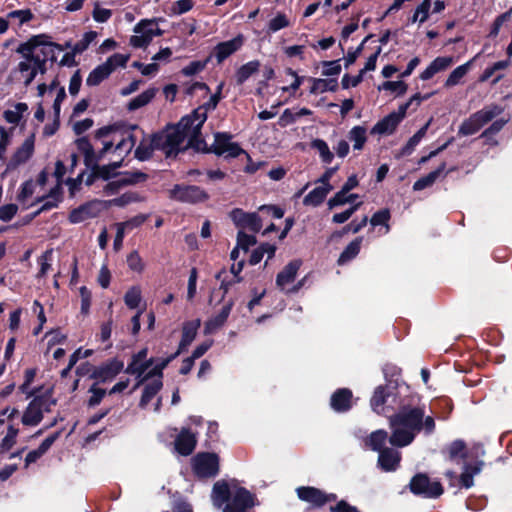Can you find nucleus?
<instances>
[{
    "mask_svg": "<svg viewBox=\"0 0 512 512\" xmlns=\"http://www.w3.org/2000/svg\"><path fill=\"white\" fill-rule=\"evenodd\" d=\"M389 425V442L399 448L410 445L420 431L424 430L425 434L430 435L435 430L434 418L425 416L421 407H403L389 418Z\"/></svg>",
    "mask_w": 512,
    "mask_h": 512,
    "instance_id": "obj_1",
    "label": "nucleus"
},
{
    "mask_svg": "<svg viewBox=\"0 0 512 512\" xmlns=\"http://www.w3.org/2000/svg\"><path fill=\"white\" fill-rule=\"evenodd\" d=\"M188 145V138L179 124L168 126L163 131L154 134L151 138H144L135 150V157L141 161L151 157L154 150L162 151L167 157L177 155Z\"/></svg>",
    "mask_w": 512,
    "mask_h": 512,
    "instance_id": "obj_2",
    "label": "nucleus"
},
{
    "mask_svg": "<svg viewBox=\"0 0 512 512\" xmlns=\"http://www.w3.org/2000/svg\"><path fill=\"white\" fill-rule=\"evenodd\" d=\"M212 501L214 506L223 508V512H247L249 508L254 506L253 495L243 487L236 484L226 482H216L213 486Z\"/></svg>",
    "mask_w": 512,
    "mask_h": 512,
    "instance_id": "obj_3",
    "label": "nucleus"
},
{
    "mask_svg": "<svg viewBox=\"0 0 512 512\" xmlns=\"http://www.w3.org/2000/svg\"><path fill=\"white\" fill-rule=\"evenodd\" d=\"M222 88L223 83H220L208 102L193 110L191 114L182 117L178 123L188 138V145L197 150H200L204 145V141L201 138V128L207 120L208 112L217 107L221 98Z\"/></svg>",
    "mask_w": 512,
    "mask_h": 512,
    "instance_id": "obj_4",
    "label": "nucleus"
},
{
    "mask_svg": "<svg viewBox=\"0 0 512 512\" xmlns=\"http://www.w3.org/2000/svg\"><path fill=\"white\" fill-rule=\"evenodd\" d=\"M160 18L142 19L133 28L134 35L129 43L134 48H146L156 36H161L163 30L159 28Z\"/></svg>",
    "mask_w": 512,
    "mask_h": 512,
    "instance_id": "obj_5",
    "label": "nucleus"
},
{
    "mask_svg": "<svg viewBox=\"0 0 512 512\" xmlns=\"http://www.w3.org/2000/svg\"><path fill=\"white\" fill-rule=\"evenodd\" d=\"M501 111V108L498 106H489L475 112L468 119L463 121L458 130L459 135L469 136L475 134L485 124L498 116Z\"/></svg>",
    "mask_w": 512,
    "mask_h": 512,
    "instance_id": "obj_6",
    "label": "nucleus"
},
{
    "mask_svg": "<svg viewBox=\"0 0 512 512\" xmlns=\"http://www.w3.org/2000/svg\"><path fill=\"white\" fill-rule=\"evenodd\" d=\"M55 403L56 401L48 394L34 397L23 413V425H38L43 419L44 412H49Z\"/></svg>",
    "mask_w": 512,
    "mask_h": 512,
    "instance_id": "obj_7",
    "label": "nucleus"
},
{
    "mask_svg": "<svg viewBox=\"0 0 512 512\" xmlns=\"http://www.w3.org/2000/svg\"><path fill=\"white\" fill-rule=\"evenodd\" d=\"M113 134V139H117L114 152L120 158L128 155L135 146V136L130 131H124L116 126H105L96 132L97 138H105Z\"/></svg>",
    "mask_w": 512,
    "mask_h": 512,
    "instance_id": "obj_8",
    "label": "nucleus"
},
{
    "mask_svg": "<svg viewBox=\"0 0 512 512\" xmlns=\"http://www.w3.org/2000/svg\"><path fill=\"white\" fill-rule=\"evenodd\" d=\"M192 466L198 477H214L219 471V458L214 453H199L193 458Z\"/></svg>",
    "mask_w": 512,
    "mask_h": 512,
    "instance_id": "obj_9",
    "label": "nucleus"
},
{
    "mask_svg": "<svg viewBox=\"0 0 512 512\" xmlns=\"http://www.w3.org/2000/svg\"><path fill=\"white\" fill-rule=\"evenodd\" d=\"M211 151L225 158H236L245 153L238 143L232 141V136L227 133H216Z\"/></svg>",
    "mask_w": 512,
    "mask_h": 512,
    "instance_id": "obj_10",
    "label": "nucleus"
},
{
    "mask_svg": "<svg viewBox=\"0 0 512 512\" xmlns=\"http://www.w3.org/2000/svg\"><path fill=\"white\" fill-rule=\"evenodd\" d=\"M410 489L414 494L427 498L438 497L443 493L441 484L439 482H431L424 474H417L412 478Z\"/></svg>",
    "mask_w": 512,
    "mask_h": 512,
    "instance_id": "obj_11",
    "label": "nucleus"
},
{
    "mask_svg": "<svg viewBox=\"0 0 512 512\" xmlns=\"http://www.w3.org/2000/svg\"><path fill=\"white\" fill-rule=\"evenodd\" d=\"M106 208L107 204L105 201L93 200L71 211L69 220L74 224L81 223L97 217Z\"/></svg>",
    "mask_w": 512,
    "mask_h": 512,
    "instance_id": "obj_12",
    "label": "nucleus"
},
{
    "mask_svg": "<svg viewBox=\"0 0 512 512\" xmlns=\"http://www.w3.org/2000/svg\"><path fill=\"white\" fill-rule=\"evenodd\" d=\"M170 197L181 202L197 203L205 201L208 195L198 186L175 185L170 190Z\"/></svg>",
    "mask_w": 512,
    "mask_h": 512,
    "instance_id": "obj_13",
    "label": "nucleus"
},
{
    "mask_svg": "<svg viewBox=\"0 0 512 512\" xmlns=\"http://www.w3.org/2000/svg\"><path fill=\"white\" fill-rule=\"evenodd\" d=\"M405 118V107H399L397 111H393L378 121L372 128V134L389 135L392 134L400 122Z\"/></svg>",
    "mask_w": 512,
    "mask_h": 512,
    "instance_id": "obj_14",
    "label": "nucleus"
},
{
    "mask_svg": "<svg viewBox=\"0 0 512 512\" xmlns=\"http://www.w3.org/2000/svg\"><path fill=\"white\" fill-rule=\"evenodd\" d=\"M233 223L242 229H249L252 232H259L262 224L257 213H246L242 209H233L230 212Z\"/></svg>",
    "mask_w": 512,
    "mask_h": 512,
    "instance_id": "obj_15",
    "label": "nucleus"
},
{
    "mask_svg": "<svg viewBox=\"0 0 512 512\" xmlns=\"http://www.w3.org/2000/svg\"><path fill=\"white\" fill-rule=\"evenodd\" d=\"M18 70L23 78L24 85L29 86L39 72L41 74L46 72L45 59L22 60L18 64Z\"/></svg>",
    "mask_w": 512,
    "mask_h": 512,
    "instance_id": "obj_16",
    "label": "nucleus"
},
{
    "mask_svg": "<svg viewBox=\"0 0 512 512\" xmlns=\"http://www.w3.org/2000/svg\"><path fill=\"white\" fill-rule=\"evenodd\" d=\"M296 491L299 499L317 507L336 499L335 494H325L314 487H299Z\"/></svg>",
    "mask_w": 512,
    "mask_h": 512,
    "instance_id": "obj_17",
    "label": "nucleus"
},
{
    "mask_svg": "<svg viewBox=\"0 0 512 512\" xmlns=\"http://www.w3.org/2000/svg\"><path fill=\"white\" fill-rule=\"evenodd\" d=\"M244 38L242 35H238L228 41L218 43L211 54L212 57L216 58L218 64L222 63L229 56L237 52L243 45Z\"/></svg>",
    "mask_w": 512,
    "mask_h": 512,
    "instance_id": "obj_18",
    "label": "nucleus"
},
{
    "mask_svg": "<svg viewBox=\"0 0 512 512\" xmlns=\"http://www.w3.org/2000/svg\"><path fill=\"white\" fill-rule=\"evenodd\" d=\"M47 42V34H39L32 36L28 41L22 43L17 48V52L20 53L24 60H34L41 58L35 51L41 45Z\"/></svg>",
    "mask_w": 512,
    "mask_h": 512,
    "instance_id": "obj_19",
    "label": "nucleus"
},
{
    "mask_svg": "<svg viewBox=\"0 0 512 512\" xmlns=\"http://www.w3.org/2000/svg\"><path fill=\"white\" fill-rule=\"evenodd\" d=\"M401 453L393 448H384L379 452L378 466L385 472L395 471L400 463Z\"/></svg>",
    "mask_w": 512,
    "mask_h": 512,
    "instance_id": "obj_20",
    "label": "nucleus"
},
{
    "mask_svg": "<svg viewBox=\"0 0 512 512\" xmlns=\"http://www.w3.org/2000/svg\"><path fill=\"white\" fill-rule=\"evenodd\" d=\"M196 443L197 440L195 434L189 429L184 428L175 439V450L179 454L187 456L193 452Z\"/></svg>",
    "mask_w": 512,
    "mask_h": 512,
    "instance_id": "obj_21",
    "label": "nucleus"
},
{
    "mask_svg": "<svg viewBox=\"0 0 512 512\" xmlns=\"http://www.w3.org/2000/svg\"><path fill=\"white\" fill-rule=\"evenodd\" d=\"M200 327V320L188 321L183 324L182 328V338L179 343V347L177 352L173 355V357H177L181 352H183L195 339L197 330Z\"/></svg>",
    "mask_w": 512,
    "mask_h": 512,
    "instance_id": "obj_22",
    "label": "nucleus"
},
{
    "mask_svg": "<svg viewBox=\"0 0 512 512\" xmlns=\"http://www.w3.org/2000/svg\"><path fill=\"white\" fill-rule=\"evenodd\" d=\"M300 266V260H293L290 263H288L283 268V270L277 275V286L280 287L282 290H285L286 286L294 281Z\"/></svg>",
    "mask_w": 512,
    "mask_h": 512,
    "instance_id": "obj_23",
    "label": "nucleus"
},
{
    "mask_svg": "<svg viewBox=\"0 0 512 512\" xmlns=\"http://www.w3.org/2000/svg\"><path fill=\"white\" fill-rule=\"evenodd\" d=\"M234 303L233 301H229L226 303L221 311L214 317H212L210 320H208L205 324V334H212L214 333L218 328H220L226 320L228 319L230 312L232 310Z\"/></svg>",
    "mask_w": 512,
    "mask_h": 512,
    "instance_id": "obj_24",
    "label": "nucleus"
},
{
    "mask_svg": "<svg viewBox=\"0 0 512 512\" xmlns=\"http://www.w3.org/2000/svg\"><path fill=\"white\" fill-rule=\"evenodd\" d=\"M453 63L451 57H437L429 66L420 74V78L424 81L431 79L435 74L442 72L449 68Z\"/></svg>",
    "mask_w": 512,
    "mask_h": 512,
    "instance_id": "obj_25",
    "label": "nucleus"
},
{
    "mask_svg": "<svg viewBox=\"0 0 512 512\" xmlns=\"http://www.w3.org/2000/svg\"><path fill=\"white\" fill-rule=\"evenodd\" d=\"M352 392L342 388L331 396V407L337 412L347 411L351 407Z\"/></svg>",
    "mask_w": 512,
    "mask_h": 512,
    "instance_id": "obj_26",
    "label": "nucleus"
},
{
    "mask_svg": "<svg viewBox=\"0 0 512 512\" xmlns=\"http://www.w3.org/2000/svg\"><path fill=\"white\" fill-rule=\"evenodd\" d=\"M431 123L429 120L422 128H420L406 143V145L395 155L397 159L411 155L421 140L425 137L428 127Z\"/></svg>",
    "mask_w": 512,
    "mask_h": 512,
    "instance_id": "obj_27",
    "label": "nucleus"
},
{
    "mask_svg": "<svg viewBox=\"0 0 512 512\" xmlns=\"http://www.w3.org/2000/svg\"><path fill=\"white\" fill-rule=\"evenodd\" d=\"M59 437V433H54L53 435L48 436L37 449L30 451L25 458V466H29L32 463H35L38 459H40L53 445V443Z\"/></svg>",
    "mask_w": 512,
    "mask_h": 512,
    "instance_id": "obj_28",
    "label": "nucleus"
},
{
    "mask_svg": "<svg viewBox=\"0 0 512 512\" xmlns=\"http://www.w3.org/2000/svg\"><path fill=\"white\" fill-rule=\"evenodd\" d=\"M333 189V186H317L311 190L303 199L305 206L317 207L327 197L329 192Z\"/></svg>",
    "mask_w": 512,
    "mask_h": 512,
    "instance_id": "obj_29",
    "label": "nucleus"
},
{
    "mask_svg": "<svg viewBox=\"0 0 512 512\" xmlns=\"http://www.w3.org/2000/svg\"><path fill=\"white\" fill-rule=\"evenodd\" d=\"M483 465L484 463L482 461H476L473 464H465L460 476L461 485L467 489L471 488L474 485L473 477L481 472Z\"/></svg>",
    "mask_w": 512,
    "mask_h": 512,
    "instance_id": "obj_30",
    "label": "nucleus"
},
{
    "mask_svg": "<svg viewBox=\"0 0 512 512\" xmlns=\"http://www.w3.org/2000/svg\"><path fill=\"white\" fill-rule=\"evenodd\" d=\"M34 151V136L31 135L25 139L22 145L16 150L13 155L12 161L14 164L19 165L26 162L33 154Z\"/></svg>",
    "mask_w": 512,
    "mask_h": 512,
    "instance_id": "obj_31",
    "label": "nucleus"
},
{
    "mask_svg": "<svg viewBox=\"0 0 512 512\" xmlns=\"http://www.w3.org/2000/svg\"><path fill=\"white\" fill-rule=\"evenodd\" d=\"M27 112L28 105L24 102H19L14 104L12 108L5 110L3 118L9 124L18 125Z\"/></svg>",
    "mask_w": 512,
    "mask_h": 512,
    "instance_id": "obj_32",
    "label": "nucleus"
},
{
    "mask_svg": "<svg viewBox=\"0 0 512 512\" xmlns=\"http://www.w3.org/2000/svg\"><path fill=\"white\" fill-rule=\"evenodd\" d=\"M446 164L442 163L436 170L428 173L426 176L421 177L413 184L415 191H421L425 188L432 186L435 181L444 173Z\"/></svg>",
    "mask_w": 512,
    "mask_h": 512,
    "instance_id": "obj_33",
    "label": "nucleus"
},
{
    "mask_svg": "<svg viewBox=\"0 0 512 512\" xmlns=\"http://www.w3.org/2000/svg\"><path fill=\"white\" fill-rule=\"evenodd\" d=\"M153 364V360L149 359L148 361H141L132 358L131 362L126 368V373L130 375H135L138 379V382L147 375V370Z\"/></svg>",
    "mask_w": 512,
    "mask_h": 512,
    "instance_id": "obj_34",
    "label": "nucleus"
},
{
    "mask_svg": "<svg viewBox=\"0 0 512 512\" xmlns=\"http://www.w3.org/2000/svg\"><path fill=\"white\" fill-rule=\"evenodd\" d=\"M387 440L388 433L383 429H379L373 431L369 435V437L365 440V445L373 451L380 452L383 450V447L386 444Z\"/></svg>",
    "mask_w": 512,
    "mask_h": 512,
    "instance_id": "obj_35",
    "label": "nucleus"
},
{
    "mask_svg": "<svg viewBox=\"0 0 512 512\" xmlns=\"http://www.w3.org/2000/svg\"><path fill=\"white\" fill-rule=\"evenodd\" d=\"M348 139L354 150L361 151L367 142V129L363 126H354L348 133Z\"/></svg>",
    "mask_w": 512,
    "mask_h": 512,
    "instance_id": "obj_36",
    "label": "nucleus"
},
{
    "mask_svg": "<svg viewBox=\"0 0 512 512\" xmlns=\"http://www.w3.org/2000/svg\"><path fill=\"white\" fill-rule=\"evenodd\" d=\"M123 364L118 361H112L102 367H99L94 373L93 376L100 380H108L112 379L115 375H117L122 369Z\"/></svg>",
    "mask_w": 512,
    "mask_h": 512,
    "instance_id": "obj_37",
    "label": "nucleus"
},
{
    "mask_svg": "<svg viewBox=\"0 0 512 512\" xmlns=\"http://www.w3.org/2000/svg\"><path fill=\"white\" fill-rule=\"evenodd\" d=\"M111 74V71L109 68L104 64H100L97 67H95L88 75L86 79V84L88 86H97L99 85L103 80H105L109 75Z\"/></svg>",
    "mask_w": 512,
    "mask_h": 512,
    "instance_id": "obj_38",
    "label": "nucleus"
},
{
    "mask_svg": "<svg viewBox=\"0 0 512 512\" xmlns=\"http://www.w3.org/2000/svg\"><path fill=\"white\" fill-rule=\"evenodd\" d=\"M162 388L161 379H154L151 383L147 384L143 390V394L140 400V406L145 408L151 399L159 392Z\"/></svg>",
    "mask_w": 512,
    "mask_h": 512,
    "instance_id": "obj_39",
    "label": "nucleus"
},
{
    "mask_svg": "<svg viewBox=\"0 0 512 512\" xmlns=\"http://www.w3.org/2000/svg\"><path fill=\"white\" fill-rule=\"evenodd\" d=\"M361 243L362 237H358L353 240L341 253L338 263L342 265L356 257L360 251Z\"/></svg>",
    "mask_w": 512,
    "mask_h": 512,
    "instance_id": "obj_40",
    "label": "nucleus"
},
{
    "mask_svg": "<svg viewBox=\"0 0 512 512\" xmlns=\"http://www.w3.org/2000/svg\"><path fill=\"white\" fill-rule=\"evenodd\" d=\"M155 94H156V89H154V88L147 89L146 91L142 92L141 94H139L138 96H136L129 102L128 109L136 110V109H139V108L147 105L155 97Z\"/></svg>",
    "mask_w": 512,
    "mask_h": 512,
    "instance_id": "obj_41",
    "label": "nucleus"
},
{
    "mask_svg": "<svg viewBox=\"0 0 512 512\" xmlns=\"http://www.w3.org/2000/svg\"><path fill=\"white\" fill-rule=\"evenodd\" d=\"M466 458V447L462 440L453 441L448 447V459L457 462L459 459Z\"/></svg>",
    "mask_w": 512,
    "mask_h": 512,
    "instance_id": "obj_42",
    "label": "nucleus"
},
{
    "mask_svg": "<svg viewBox=\"0 0 512 512\" xmlns=\"http://www.w3.org/2000/svg\"><path fill=\"white\" fill-rule=\"evenodd\" d=\"M259 62L250 61L242 65L236 73V81L238 84H243L251 75L258 71Z\"/></svg>",
    "mask_w": 512,
    "mask_h": 512,
    "instance_id": "obj_43",
    "label": "nucleus"
},
{
    "mask_svg": "<svg viewBox=\"0 0 512 512\" xmlns=\"http://www.w3.org/2000/svg\"><path fill=\"white\" fill-rule=\"evenodd\" d=\"M141 201V197L135 192H126L121 196L111 199L109 201H105L107 207L109 206H119L124 207L128 204L135 203Z\"/></svg>",
    "mask_w": 512,
    "mask_h": 512,
    "instance_id": "obj_44",
    "label": "nucleus"
},
{
    "mask_svg": "<svg viewBox=\"0 0 512 512\" xmlns=\"http://www.w3.org/2000/svg\"><path fill=\"white\" fill-rule=\"evenodd\" d=\"M431 8V0H423L415 9L413 16L410 19L411 23L419 22L424 23L429 17Z\"/></svg>",
    "mask_w": 512,
    "mask_h": 512,
    "instance_id": "obj_45",
    "label": "nucleus"
},
{
    "mask_svg": "<svg viewBox=\"0 0 512 512\" xmlns=\"http://www.w3.org/2000/svg\"><path fill=\"white\" fill-rule=\"evenodd\" d=\"M387 393L385 392V389L382 386H379L375 389L374 394L371 398V407L372 409L378 413H384L385 408L383 407L385 401H386Z\"/></svg>",
    "mask_w": 512,
    "mask_h": 512,
    "instance_id": "obj_46",
    "label": "nucleus"
},
{
    "mask_svg": "<svg viewBox=\"0 0 512 512\" xmlns=\"http://www.w3.org/2000/svg\"><path fill=\"white\" fill-rule=\"evenodd\" d=\"M470 62L455 68L445 81L446 87H452L460 83L461 79L467 74Z\"/></svg>",
    "mask_w": 512,
    "mask_h": 512,
    "instance_id": "obj_47",
    "label": "nucleus"
},
{
    "mask_svg": "<svg viewBox=\"0 0 512 512\" xmlns=\"http://www.w3.org/2000/svg\"><path fill=\"white\" fill-rule=\"evenodd\" d=\"M312 147L318 151L322 162L326 164H330L332 162L334 155L330 151L328 144L324 140L315 139L312 142Z\"/></svg>",
    "mask_w": 512,
    "mask_h": 512,
    "instance_id": "obj_48",
    "label": "nucleus"
},
{
    "mask_svg": "<svg viewBox=\"0 0 512 512\" xmlns=\"http://www.w3.org/2000/svg\"><path fill=\"white\" fill-rule=\"evenodd\" d=\"M98 37V33L96 31H89L86 32L82 38L74 44L72 47V50L74 53L81 54L85 50L88 49L90 44L95 41V39Z\"/></svg>",
    "mask_w": 512,
    "mask_h": 512,
    "instance_id": "obj_49",
    "label": "nucleus"
},
{
    "mask_svg": "<svg viewBox=\"0 0 512 512\" xmlns=\"http://www.w3.org/2000/svg\"><path fill=\"white\" fill-rule=\"evenodd\" d=\"M126 263L131 271L138 274L142 273L145 269V263L136 250L127 255Z\"/></svg>",
    "mask_w": 512,
    "mask_h": 512,
    "instance_id": "obj_50",
    "label": "nucleus"
},
{
    "mask_svg": "<svg viewBox=\"0 0 512 512\" xmlns=\"http://www.w3.org/2000/svg\"><path fill=\"white\" fill-rule=\"evenodd\" d=\"M36 183L32 180L24 182L21 186V190L17 196V200L23 205L29 206V200L34 193Z\"/></svg>",
    "mask_w": 512,
    "mask_h": 512,
    "instance_id": "obj_51",
    "label": "nucleus"
},
{
    "mask_svg": "<svg viewBox=\"0 0 512 512\" xmlns=\"http://www.w3.org/2000/svg\"><path fill=\"white\" fill-rule=\"evenodd\" d=\"M337 87L335 80L313 79L311 93H324L326 91H334Z\"/></svg>",
    "mask_w": 512,
    "mask_h": 512,
    "instance_id": "obj_52",
    "label": "nucleus"
},
{
    "mask_svg": "<svg viewBox=\"0 0 512 512\" xmlns=\"http://www.w3.org/2000/svg\"><path fill=\"white\" fill-rule=\"evenodd\" d=\"M51 37L47 35V42L44 44H41L38 48L40 53L43 55L42 59L47 60L48 57H50L52 60L55 57V51H63V46L57 43H53L50 41Z\"/></svg>",
    "mask_w": 512,
    "mask_h": 512,
    "instance_id": "obj_53",
    "label": "nucleus"
},
{
    "mask_svg": "<svg viewBox=\"0 0 512 512\" xmlns=\"http://www.w3.org/2000/svg\"><path fill=\"white\" fill-rule=\"evenodd\" d=\"M290 20L283 13H278L274 18H272L268 23L269 32L275 33L281 29L287 28L290 26Z\"/></svg>",
    "mask_w": 512,
    "mask_h": 512,
    "instance_id": "obj_54",
    "label": "nucleus"
},
{
    "mask_svg": "<svg viewBox=\"0 0 512 512\" xmlns=\"http://www.w3.org/2000/svg\"><path fill=\"white\" fill-rule=\"evenodd\" d=\"M125 304L130 309H135L141 301V289L137 286L131 287L124 296Z\"/></svg>",
    "mask_w": 512,
    "mask_h": 512,
    "instance_id": "obj_55",
    "label": "nucleus"
},
{
    "mask_svg": "<svg viewBox=\"0 0 512 512\" xmlns=\"http://www.w3.org/2000/svg\"><path fill=\"white\" fill-rule=\"evenodd\" d=\"M17 435L18 429L15 428L14 426H9L5 437L2 439L0 443V451L7 452L8 450H10L16 442Z\"/></svg>",
    "mask_w": 512,
    "mask_h": 512,
    "instance_id": "obj_56",
    "label": "nucleus"
},
{
    "mask_svg": "<svg viewBox=\"0 0 512 512\" xmlns=\"http://www.w3.org/2000/svg\"><path fill=\"white\" fill-rule=\"evenodd\" d=\"M407 88V84L403 81H386L378 87L379 90L394 92L399 96L405 94Z\"/></svg>",
    "mask_w": 512,
    "mask_h": 512,
    "instance_id": "obj_57",
    "label": "nucleus"
},
{
    "mask_svg": "<svg viewBox=\"0 0 512 512\" xmlns=\"http://www.w3.org/2000/svg\"><path fill=\"white\" fill-rule=\"evenodd\" d=\"M173 355L167 359L162 360L160 363H157L151 370L148 371L147 375L142 378L138 383L137 386L145 382L146 380L150 378L157 377L158 379H161L162 377V370L168 365V363L174 359Z\"/></svg>",
    "mask_w": 512,
    "mask_h": 512,
    "instance_id": "obj_58",
    "label": "nucleus"
},
{
    "mask_svg": "<svg viewBox=\"0 0 512 512\" xmlns=\"http://www.w3.org/2000/svg\"><path fill=\"white\" fill-rule=\"evenodd\" d=\"M129 60V55L115 53L110 56L104 64L109 68L111 73L118 67H125L127 61Z\"/></svg>",
    "mask_w": 512,
    "mask_h": 512,
    "instance_id": "obj_59",
    "label": "nucleus"
},
{
    "mask_svg": "<svg viewBox=\"0 0 512 512\" xmlns=\"http://www.w3.org/2000/svg\"><path fill=\"white\" fill-rule=\"evenodd\" d=\"M14 128L6 129L0 125V159L3 158L8 146L11 143Z\"/></svg>",
    "mask_w": 512,
    "mask_h": 512,
    "instance_id": "obj_60",
    "label": "nucleus"
},
{
    "mask_svg": "<svg viewBox=\"0 0 512 512\" xmlns=\"http://www.w3.org/2000/svg\"><path fill=\"white\" fill-rule=\"evenodd\" d=\"M390 219V212L389 210L387 209H383V210H380L378 212H376L371 220H370V224L372 226H378V225H384L385 226V231L384 233H388L389 231V226L387 224L388 220Z\"/></svg>",
    "mask_w": 512,
    "mask_h": 512,
    "instance_id": "obj_61",
    "label": "nucleus"
},
{
    "mask_svg": "<svg viewBox=\"0 0 512 512\" xmlns=\"http://www.w3.org/2000/svg\"><path fill=\"white\" fill-rule=\"evenodd\" d=\"M209 59L205 61H192L187 66L183 67L181 73L185 76H193L203 71Z\"/></svg>",
    "mask_w": 512,
    "mask_h": 512,
    "instance_id": "obj_62",
    "label": "nucleus"
},
{
    "mask_svg": "<svg viewBox=\"0 0 512 512\" xmlns=\"http://www.w3.org/2000/svg\"><path fill=\"white\" fill-rule=\"evenodd\" d=\"M361 204H362L361 202L356 203L353 206H351L349 209H347L341 213L334 214L332 217V221L336 224L345 223L358 210V208L361 206Z\"/></svg>",
    "mask_w": 512,
    "mask_h": 512,
    "instance_id": "obj_63",
    "label": "nucleus"
},
{
    "mask_svg": "<svg viewBox=\"0 0 512 512\" xmlns=\"http://www.w3.org/2000/svg\"><path fill=\"white\" fill-rule=\"evenodd\" d=\"M193 6V0H178L172 4L171 11L176 15H181L190 11Z\"/></svg>",
    "mask_w": 512,
    "mask_h": 512,
    "instance_id": "obj_64",
    "label": "nucleus"
}]
</instances>
